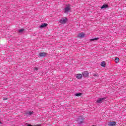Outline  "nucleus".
<instances>
[{
	"mask_svg": "<svg viewBox=\"0 0 126 126\" xmlns=\"http://www.w3.org/2000/svg\"><path fill=\"white\" fill-rule=\"evenodd\" d=\"M71 9V7H70V5L69 4L67 5L66 7L64 8V13H68V12H70Z\"/></svg>",
	"mask_w": 126,
	"mask_h": 126,
	"instance_id": "obj_1",
	"label": "nucleus"
},
{
	"mask_svg": "<svg viewBox=\"0 0 126 126\" xmlns=\"http://www.w3.org/2000/svg\"><path fill=\"white\" fill-rule=\"evenodd\" d=\"M66 21H67V19L66 18H63L60 20L59 22L60 23H61V24H65Z\"/></svg>",
	"mask_w": 126,
	"mask_h": 126,
	"instance_id": "obj_2",
	"label": "nucleus"
},
{
	"mask_svg": "<svg viewBox=\"0 0 126 126\" xmlns=\"http://www.w3.org/2000/svg\"><path fill=\"white\" fill-rule=\"evenodd\" d=\"M48 54L45 52H41L39 54L38 57L39 58H45V57H47Z\"/></svg>",
	"mask_w": 126,
	"mask_h": 126,
	"instance_id": "obj_3",
	"label": "nucleus"
},
{
	"mask_svg": "<svg viewBox=\"0 0 126 126\" xmlns=\"http://www.w3.org/2000/svg\"><path fill=\"white\" fill-rule=\"evenodd\" d=\"M107 98L106 97H102L99 98L98 99V100H96V103H98V104H100L103 102V101H105Z\"/></svg>",
	"mask_w": 126,
	"mask_h": 126,
	"instance_id": "obj_4",
	"label": "nucleus"
},
{
	"mask_svg": "<svg viewBox=\"0 0 126 126\" xmlns=\"http://www.w3.org/2000/svg\"><path fill=\"white\" fill-rule=\"evenodd\" d=\"M82 75L84 77H87L89 75V73L87 71H84L82 73Z\"/></svg>",
	"mask_w": 126,
	"mask_h": 126,
	"instance_id": "obj_5",
	"label": "nucleus"
},
{
	"mask_svg": "<svg viewBox=\"0 0 126 126\" xmlns=\"http://www.w3.org/2000/svg\"><path fill=\"white\" fill-rule=\"evenodd\" d=\"M116 124H117V123L113 121V122H109L108 123V126H116Z\"/></svg>",
	"mask_w": 126,
	"mask_h": 126,
	"instance_id": "obj_6",
	"label": "nucleus"
},
{
	"mask_svg": "<svg viewBox=\"0 0 126 126\" xmlns=\"http://www.w3.org/2000/svg\"><path fill=\"white\" fill-rule=\"evenodd\" d=\"M85 36L84 33L81 32L78 34V37L79 38H83Z\"/></svg>",
	"mask_w": 126,
	"mask_h": 126,
	"instance_id": "obj_7",
	"label": "nucleus"
},
{
	"mask_svg": "<svg viewBox=\"0 0 126 126\" xmlns=\"http://www.w3.org/2000/svg\"><path fill=\"white\" fill-rule=\"evenodd\" d=\"M76 77L78 79H81V78H82V74H78L76 75Z\"/></svg>",
	"mask_w": 126,
	"mask_h": 126,
	"instance_id": "obj_8",
	"label": "nucleus"
},
{
	"mask_svg": "<svg viewBox=\"0 0 126 126\" xmlns=\"http://www.w3.org/2000/svg\"><path fill=\"white\" fill-rule=\"evenodd\" d=\"M48 24L44 23L40 26V28H44V27H47Z\"/></svg>",
	"mask_w": 126,
	"mask_h": 126,
	"instance_id": "obj_9",
	"label": "nucleus"
},
{
	"mask_svg": "<svg viewBox=\"0 0 126 126\" xmlns=\"http://www.w3.org/2000/svg\"><path fill=\"white\" fill-rule=\"evenodd\" d=\"M77 121L79 124H81L83 122V120L81 118H79Z\"/></svg>",
	"mask_w": 126,
	"mask_h": 126,
	"instance_id": "obj_10",
	"label": "nucleus"
},
{
	"mask_svg": "<svg viewBox=\"0 0 126 126\" xmlns=\"http://www.w3.org/2000/svg\"><path fill=\"white\" fill-rule=\"evenodd\" d=\"M108 4H103L102 6L101 7V8L103 9V8H107Z\"/></svg>",
	"mask_w": 126,
	"mask_h": 126,
	"instance_id": "obj_11",
	"label": "nucleus"
},
{
	"mask_svg": "<svg viewBox=\"0 0 126 126\" xmlns=\"http://www.w3.org/2000/svg\"><path fill=\"white\" fill-rule=\"evenodd\" d=\"M26 115H29V116H30L33 114V112L32 111H30V112H27L25 113Z\"/></svg>",
	"mask_w": 126,
	"mask_h": 126,
	"instance_id": "obj_12",
	"label": "nucleus"
},
{
	"mask_svg": "<svg viewBox=\"0 0 126 126\" xmlns=\"http://www.w3.org/2000/svg\"><path fill=\"white\" fill-rule=\"evenodd\" d=\"M101 66H103V67H106V62H102L101 63Z\"/></svg>",
	"mask_w": 126,
	"mask_h": 126,
	"instance_id": "obj_13",
	"label": "nucleus"
},
{
	"mask_svg": "<svg viewBox=\"0 0 126 126\" xmlns=\"http://www.w3.org/2000/svg\"><path fill=\"white\" fill-rule=\"evenodd\" d=\"M81 95H82V93H76L75 94V96H76V97H79L80 96H81Z\"/></svg>",
	"mask_w": 126,
	"mask_h": 126,
	"instance_id": "obj_14",
	"label": "nucleus"
},
{
	"mask_svg": "<svg viewBox=\"0 0 126 126\" xmlns=\"http://www.w3.org/2000/svg\"><path fill=\"white\" fill-rule=\"evenodd\" d=\"M97 40H99V38L95 37L94 38L91 39V41H97Z\"/></svg>",
	"mask_w": 126,
	"mask_h": 126,
	"instance_id": "obj_15",
	"label": "nucleus"
},
{
	"mask_svg": "<svg viewBox=\"0 0 126 126\" xmlns=\"http://www.w3.org/2000/svg\"><path fill=\"white\" fill-rule=\"evenodd\" d=\"M120 62V59L119 58H115V62L119 63Z\"/></svg>",
	"mask_w": 126,
	"mask_h": 126,
	"instance_id": "obj_16",
	"label": "nucleus"
},
{
	"mask_svg": "<svg viewBox=\"0 0 126 126\" xmlns=\"http://www.w3.org/2000/svg\"><path fill=\"white\" fill-rule=\"evenodd\" d=\"M94 77H99V75H98V74H97V73L94 74Z\"/></svg>",
	"mask_w": 126,
	"mask_h": 126,
	"instance_id": "obj_17",
	"label": "nucleus"
},
{
	"mask_svg": "<svg viewBox=\"0 0 126 126\" xmlns=\"http://www.w3.org/2000/svg\"><path fill=\"white\" fill-rule=\"evenodd\" d=\"M24 31V30L21 29L19 30V33H21V32H23Z\"/></svg>",
	"mask_w": 126,
	"mask_h": 126,
	"instance_id": "obj_18",
	"label": "nucleus"
},
{
	"mask_svg": "<svg viewBox=\"0 0 126 126\" xmlns=\"http://www.w3.org/2000/svg\"><path fill=\"white\" fill-rule=\"evenodd\" d=\"M3 99L4 100H7V98H3Z\"/></svg>",
	"mask_w": 126,
	"mask_h": 126,
	"instance_id": "obj_19",
	"label": "nucleus"
},
{
	"mask_svg": "<svg viewBox=\"0 0 126 126\" xmlns=\"http://www.w3.org/2000/svg\"><path fill=\"white\" fill-rule=\"evenodd\" d=\"M36 69H38L37 68H34V70H36Z\"/></svg>",
	"mask_w": 126,
	"mask_h": 126,
	"instance_id": "obj_20",
	"label": "nucleus"
}]
</instances>
